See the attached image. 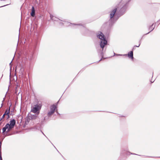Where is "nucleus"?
Segmentation results:
<instances>
[{"mask_svg":"<svg viewBox=\"0 0 160 160\" xmlns=\"http://www.w3.org/2000/svg\"><path fill=\"white\" fill-rule=\"evenodd\" d=\"M131 0H127L118 5L110 12L109 19L102 25V28L106 26L105 29L107 32L109 33L114 24L120 17L124 14L126 12Z\"/></svg>","mask_w":160,"mask_h":160,"instance_id":"1","label":"nucleus"},{"mask_svg":"<svg viewBox=\"0 0 160 160\" xmlns=\"http://www.w3.org/2000/svg\"><path fill=\"white\" fill-rule=\"evenodd\" d=\"M42 35L41 31L37 32L33 39L31 40L32 43H28L23 47L21 53L25 56L26 59H29L31 62L35 57V53L39 44Z\"/></svg>","mask_w":160,"mask_h":160,"instance_id":"2","label":"nucleus"},{"mask_svg":"<svg viewBox=\"0 0 160 160\" xmlns=\"http://www.w3.org/2000/svg\"><path fill=\"white\" fill-rule=\"evenodd\" d=\"M97 37L100 39L99 42L100 48H97V51L99 56L101 57V58L97 62L98 63L102 59H105L108 58L104 57L103 52L106 50L107 46L108 45V40L103 33L101 31H98L97 33Z\"/></svg>","mask_w":160,"mask_h":160,"instance_id":"3","label":"nucleus"},{"mask_svg":"<svg viewBox=\"0 0 160 160\" xmlns=\"http://www.w3.org/2000/svg\"><path fill=\"white\" fill-rule=\"evenodd\" d=\"M16 121L14 119H11L9 122L6 123L2 128V133L5 136L12 135L13 133L11 131L13 128L16 124Z\"/></svg>","mask_w":160,"mask_h":160,"instance_id":"4","label":"nucleus"},{"mask_svg":"<svg viewBox=\"0 0 160 160\" xmlns=\"http://www.w3.org/2000/svg\"><path fill=\"white\" fill-rule=\"evenodd\" d=\"M42 106L41 102L37 100L34 102L33 106H31V112L34 113L39 114Z\"/></svg>","mask_w":160,"mask_h":160,"instance_id":"5","label":"nucleus"},{"mask_svg":"<svg viewBox=\"0 0 160 160\" xmlns=\"http://www.w3.org/2000/svg\"><path fill=\"white\" fill-rule=\"evenodd\" d=\"M59 20L62 22H65L64 25L66 27H68L70 26L72 27L73 28H77L76 26H78V25H82V23H71L68 22H66L64 19H58Z\"/></svg>","mask_w":160,"mask_h":160,"instance_id":"6","label":"nucleus"},{"mask_svg":"<svg viewBox=\"0 0 160 160\" xmlns=\"http://www.w3.org/2000/svg\"><path fill=\"white\" fill-rule=\"evenodd\" d=\"M128 148H122L121 151V153L122 155H124L125 154L128 155V153H130L132 155H139L140 156H141V155H139L137 154H136L134 153H131L129 152L128 151Z\"/></svg>","mask_w":160,"mask_h":160,"instance_id":"7","label":"nucleus"},{"mask_svg":"<svg viewBox=\"0 0 160 160\" xmlns=\"http://www.w3.org/2000/svg\"><path fill=\"white\" fill-rule=\"evenodd\" d=\"M154 24V23H153L151 25H150L148 26V29L149 30H150V31L149 32H148L147 33L144 34L143 35V36H142V37L141 39H142L143 37L144 36L148 34L149 33L151 32L155 28V25H154V27H153Z\"/></svg>","mask_w":160,"mask_h":160,"instance_id":"8","label":"nucleus"},{"mask_svg":"<svg viewBox=\"0 0 160 160\" xmlns=\"http://www.w3.org/2000/svg\"><path fill=\"white\" fill-rule=\"evenodd\" d=\"M127 55H125V56H128L129 58L131 59L132 61H133L134 59L133 57V52L132 51H130L128 52Z\"/></svg>","mask_w":160,"mask_h":160,"instance_id":"9","label":"nucleus"},{"mask_svg":"<svg viewBox=\"0 0 160 160\" xmlns=\"http://www.w3.org/2000/svg\"><path fill=\"white\" fill-rule=\"evenodd\" d=\"M56 106L54 104L51 105L50 107V110L49 111L54 113L55 111L57 110V109H56Z\"/></svg>","mask_w":160,"mask_h":160,"instance_id":"10","label":"nucleus"},{"mask_svg":"<svg viewBox=\"0 0 160 160\" xmlns=\"http://www.w3.org/2000/svg\"><path fill=\"white\" fill-rule=\"evenodd\" d=\"M31 9V12L30 13V15L32 17H34L35 16V10L33 6H32Z\"/></svg>","mask_w":160,"mask_h":160,"instance_id":"11","label":"nucleus"},{"mask_svg":"<svg viewBox=\"0 0 160 160\" xmlns=\"http://www.w3.org/2000/svg\"><path fill=\"white\" fill-rule=\"evenodd\" d=\"M38 114H39L36 113V114L34 115H32L31 114L29 115L31 120H33L36 119L38 117Z\"/></svg>","mask_w":160,"mask_h":160,"instance_id":"12","label":"nucleus"},{"mask_svg":"<svg viewBox=\"0 0 160 160\" xmlns=\"http://www.w3.org/2000/svg\"><path fill=\"white\" fill-rule=\"evenodd\" d=\"M82 25H78V26H81L84 28V30L85 31V32L84 33V34H85L86 33H88V30L85 27V25L84 24H82Z\"/></svg>","mask_w":160,"mask_h":160,"instance_id":"13","label":"nucleus"},{"mask_svg":"<svg viewBox=\"0 0 160 160\" xmlns=\"http://www.w3.org/2000/svg\"><path fill=\"white\" fill-rule=\"evenodd\" d=\"M50 19L52 20L53 21H58V20H55V18H56V17H54L52 15L50 14Z\"/></svg>","mask_w":160,"mask_h":160,"instance_id":"14","label":"nucleus"},{"mask_svg":"<svg viewBox=\"0 0 160 160\" xmlns=\"http://www.w3.org/2000/svg\"><path fill=\"white\" fill-rule=\"evenodd\" d=\"M50 117H48V116L45 117L42 121L41 123V125H42L43 124L44 122L46 121V120H48L49 119V118Z\"/></svg>","mask_w":160,"mask_h":160,"instance_id":"15","label":"nucleus"},{"mask_svg":"<svg viewBox=\"0 0 160 160\" xmlns=\"http://www.w3.org/2000/svg\"><path fill=\"white\" fill-rule=\"evenodd\" d=\"M41 125L39 124H38V125L35 126L34 127V128L36 129V130H39L40 129H41Z\"/></svg>","mask_w":160,"mask_h":160,"instance_id":"16","label":"nucleus"},{"mask_svg":"<svg viewBox=\"0 0 160 160\" xmlns=\"http://www.w3.org/2000/svg\"><path fill=\"white\" fill-rule=\"evenodd\" d=\"M31 120V119H30V116L28 114L25 120V123L26 124H27V123H28Z\"/></svg>","mask_w":160,"mask_h":160,"instance_id":"17","label":"nucleus"},{"mask_svg":"<svg viewBox=\"0 0 160 160\" xmlns=\"http://www.w3.org/2000/svg\"><path fill=\"white\" fill-rule=\"evenodd\" d=\"M10 110H9V109H8L7 108L6 109L5 112H4V113L3 114L4 115H7L9 113V112H10Z\"/></svg>","mask_w":160,"mask_h":160,"instance_id":"18","label":"nucleus"},{"mask_svg":"<svg viewBox=\"0 0 160 160\" xmlns=\"http://www.w3.org/2000/svg\"><path fill=\"white\" fill-rule=\"evenodd\" d=\"M54 113L51 112L49 111L47 113V116L50 117Z\"/></svg>","mask_w":160,"mask_h":160,"instance_id":"19","label":"nucleus"},{"mask_svg":"<svg viewBox=\"0 0 160 160\" xmlns=\"http://www.w3.org/2000/svg\"><path fill=\"white\" fill-rule=\"evenodd\" d=\"M114 56H122L123 55H127V54H117L114 52Z\"/></svg>","mask_w":160,"mask_h":160,"instance_id":"20","label":"nucleus"},{"mask_svg":"<svg viewBox=\"0 0 160 160\" xmlns=\"http://www.w3.org/2000/svg\"><path fill=\"white\" fill-rule=\"evenodd\" d=\"M137 47V45H135L133 46V47L132 48V50H131V51H132L133 52V51L135 50L136 48Z\"/></svg>","mask_w":160,"mask_h":160,"instance_id":"21","label":"nucleus"},{"mask_svg":"<svg viewBox=\"0 0 160 160\" xmlns=\"http://www.w3.org/2000/svg\"><path fill=\"white\" fill-rule=\"evenodd\" d=\"M10 105H9V107H8V108H7L8 109H9V110H10L11 109V107L12 106V103L11 102H10L9 103Z\"/></svg>","mask_w":160,"mask_h":160,"instance_id":"22","label":"nucleus"},{"mask_svg":"<svg viewBox=\"0 0 160 160\" xmlns=\"http://www.w3.org/2000/svg\"><path fill=\"white\" fill-rule=\"evenodd\" d=\"M58 23L61 26H63L64 25V23L63 22H59Z\"/></svg>","mask_w":160,"mask_h":160,"instance_id":"23","label":"nucleus"},{"mask_svg":"<svg viewBox=\"0 0 160 160\" xmlns=\"http://www.w3.org/2000/svg\"><path fill=\"white\" fill-rule=\"evenodd\" d=\"M7 117L6 118L7 120H8L10 118V115H9V113L7 115Z\"/></svg>","mask_w":160,"mask_h":160,"instance_id":"24","label":"nucleus"},{"mask_svg":"<svg viewBox=\"0 0 160 160\" xmlns=\"http://www.w3.org/2000/svg\"><path fill=\"white\" fill-rule=\"evenodd\" d=\"M15 109V108H12L11 109V110L10 112H13Z\"/></svg>","mask_w":160,"mask_h":160,"instance_id":"25","label":"nucleus"},{"mask_svg":"<svg viewBox=\"0 0 160 160\" xmlns=\"http://www.w3.org/2000/svg\"><path fill=\"white\" fill-rule=\"evenodd\" d=\"M5 98V97L3 98V100H2V103L1 104V107L3 105V101H4V100Z\"/></svg>","mask_w":160,"mask_h":160,"instance_id":"26","label":"nucleus"},{"mask_svg":"<svg viewBox=\"0 0 160 160\" xmlns=\"http://www.w3.org/2000/svg\"><path fill=\"white\" fill-rule=\"evenodd\" d=\"M10 4V3L9 4H7L6 5H4L3 6H1L0 7V8L1 7H5L6 6H8V5H9Z\"/></svg>","mask_w":160,"mask_h":160,"instance_id":"27","label":"nucleus"},{"mask_svg":"<svg viewBox=\"0 0 160 160\" xmlns=\"http://www.w3.org/2000/svg\"><path fill=\"white\" fill-rule=\"evenodd\" d=\"M2 144V141H1L0 142V150H1V149Z\"/></svg>","mask_w":160,"mask_h":160,"instance_id":"28","label":"nucleus"},{"mask_svg":"<svg viewBox=\"0 0 160 160\" xmlns=\"http://www.w3.org/2000/svg\"><path fill=\"white\" fill-rule=\"evenodd\" d=\"M13 112H11L10 113V112H9V115L10 116V115H12V116H13L14 115V114L13 113Z\"/></svg>","mask_w":160,"mask_h":160,"instance_id":"29","label":"nucleus"},{"mask_svg":"<svg viewBox=\"0 0 160 160\" xmlns=\"http://www.w3.org/2000/svg\"><path fill=\"white\" fill-rule=\"evenodd\" d=\"M10 81H9V83L10 84L11 83V73H10Z\"/></svg>","mask_w":160,"mask_h":160,"instance_id":"30","label":"nucleus"},{"mask_svg":"<svg viewBox=\"0 0 160 160\" xmlns=\"http://www.w3.org/2000/svg\"><path fill=\"white\" fill-rule=\"evenodd\" d=\"M56 112L58 115H60V114L58 112V111H56Z\"/></svg>","mask_w":160,"mask_h":160,"instance_id":"31","label":"nucleus"},{"mask_svg":"<svg viewBox=\"0 0 160 160\" xmlns=\"http://www.w3.org/2000/svg\"><path fill=\"white\" fill-rule=\"evenodd\" d=\"M52 144L53 145V146L56 149V150H57V151H58V152H59V153L60 152H59L58 151V150L57 149V148H56V147L53 145V144L52 143Z\"/></svg>","mask_w":160,"mask_h":160,"instance_id":"32","label":"nucleus"},{"mask_svg":"<svg viewBox=\"0 0 160 160\" xmlns=\"http://www.w3.org/2000/svg\"><path fill=\"white\" fill-rule=\"evenodd\" d=\"M141 43V39L139 40V45H140Z\"/></svg>","mask_w":160,"mask_h":160,"instance_id":"33","label":"nucleus"},{"mask_svg":"<svg viewBox=\"0 0 160 160\" xmlns=\"http://www.w3.org/2000/svg\"><path fill=\"white\" fill-rule=\"evenodd\" d=\"M144 156L146 157H148V158H153V157H151V156Z\"/></svg>","mask_w":160,"mask_h":160,"instance_id":"34","label":"nucleus"},{"mask_svg":"<svg viewBox=\"0 0 160 160\" xmlns=\"http://www.w3.org/2000/svg\"><path fill=\"white\" fill-rule=\"evenodd\" d=\"M5 115H4V114L2 116V117L1 118H5Z\"/></svg>","mask_w":160,"mask_h":160,"instance_id":"35","label":"nucleus"},{"mask_svg":"<svg viewBox=\"0 0 160 160\" xmlns=\"http://www.w3.org/2000/svg\"><path fill=\"white\" fill-rule=\"evenodd\" d=\"M42 134L48 139V138L46 137V136L44 134V133L43 132V133H42Z\"/></svg>","mask_w":160,"mask_h":160,"instance_id":"36","label":"nucleus"},{"mask_svg":"<svg viewBox=\"0 0 160 160\" xmlns=\"http://www.w3.org/2000/svg\"><path fill=\"white\" fill-rule=\"evenodd\" d=\"M0 160H2V159L1 155L0 156Z\"/></svg>","mask_w":160,"mask_h":160,"instance_id":"37","label":"nucleus"},{"mask_svg":"<svg viewBox=\"0 0 160 160\" xmlns=\"http://www.w3.org/2000/svg\"><path fill=\"white\" fill-rule=\"evenodd\" d=\"M60 154L62 156V157L64 159V160H66V159L65 158H64V157H63V156L60 153Z\"/></svg>","mask_w":160,"mask_h":160,"instance_id":"38","label":"nucleus"},{"mask_svg":"<svg viewBox=\"0 0 160 160\" xmlns=\"http://www.w3.org/2000/svg\"><path fill=\"white\" fill-rule=\"evenodd\" d=\"M59 19V18H55V20H58H58H59V19Z\"/></svg>","mask_w":160,"mask_h":160,"instance_id":"39","label":"nucleus"},{"mask_svg":"<svg viewBox=\"0 0 160 160\" xmlns=\"http://www.w3.org/2000/svg\"><path fill=\"white\" fill-rule=\"evenodd\" d=\"M140 46V45H138V46L137 45L136 47H139Z\"/></svg>","mask_w":160,"mask_h":160,"instance_id":"40","label":"nucleus"},{"mask_svg":"<svg viewBox=\"0 0 160 160\" xmlns=\"http://www.w3.org/2000/svg\"><path fill=\"white\" fill-rule=\"evenodd\" d=\"M40 131H41V132L42 133H43V132L42 131V130H41V129H40Z\"/></svg>","mask_w":160,"mask_h":160,"instance_id":"41","label":"nucleus"},{"mask_svg":"<svg viewBox=\"0 0 160 160\" xmlns=\"http://www.w3.org/2000/svg\"><path fill=\"white\" fill-rule=\"evenodd\" d=\"M40 131H41V132L42 133H43V132L42 131V130H41V129H40Z\"/></svg>","mask_w":160,"mask_h":160,"instance_id":"42","label":"nucleus"},{"mask_svg":"<svg viewBox=\"0 0 160 160\" xmlns=\"http://www.w3.org/2000/svg\"><path fill=\"white\" fill-rule=\"evenodd\" d=\"M3 119V118H0V121L2 119Z\"/></svg>","mask_w":160,"mask_h":160,"instance_id":"43","label":"nucleus"},{"mask_svg":"<svg viewBox=\"0 0 160 160\" xmlns=\"http://www.w3.org/2000/svg\"><path fill=\"white\" fill-rule=\"evenodd\" d=\"M3 119V118H0V121L2 119Z\"/></svg>","mask_w":160,"mask_h":160,"instance_id":"44","label":"nucleus"},{"mask_svg":"<svg viewBox=\"0 0 160 160\" xmlns=\"http://www.w3.org/2000/svg\"><path fill=\"white\" fill-rule=\"evenodd\" d=\"M160 21V19L156 23H157L159 21Z\"/></svg>","mask_w":160,"mask_h":160,"instance_id":"45","label":"nucleus"},{"mask_svg":"<svg viewBox=\"0 0 160 160\" xmlns=\"http://www.w3.org/2000/svg\"><path fill=\"white\" fill-rule=\"evenodd\" d=\"M154 81H153V82L152 81H151V83H152L154 82Z\"/></svg>","mask_w":160,"mask_h":160,"instance_id":"46","label":"nucleus"},{"mask_svg":"<svg viewBox=\"0 0 160 160\" xmlns=\"http://www.w3.org/2000/svg\"><path fill=\"white\" fill-rule=\"evenodd\" d=\"M9 100H8V103H9Z\"/></svg>","mask_w":160,"mask_h":160,"instance_id":"47","label":"nucleus"},{"mask_svg":"<svg viewBox=\"0 0 160 160\" xmlns=\"http://www.w3.org/2000/svg\"><path fill=\"white\" fill-rule=\"evenodd\" d=\"M59 100H58V101L57 102V104H58V102H59Z\"/></svg>","mask_w":160,"mask_h":160,"instance_id":"48","label":"nucleus"},{"mask_svg":"<svg viewBox=\"0 0 160 160\" xmlns=\"http://www.w3.org/2000/svg\"><path fill=\"white\" fill-rule=\"evenodd\" d=\"M0 0L1 1H6V0Z\"/></svg>","mask_w":160,"mask_h":160,"instance_id":"49","label":"nucleus"},{"mask_svg":"<svg viewBox=\"0 0 160 160\" xmlns=\"http://www.w3.org/2000/svg\"><path fill=\"white\" fill-rule=\"evenodd\" d=\"M49 140V141H50L51 142V143H52L50 141V140H49Z\"/></svg>","mask_w":160,"mask_h":160,"instance_id":"50","label":"nucleus"},{"mask_svg":"<svg viewBox=\"0 0 160 160\" xmlns=\"http://www.w3.org/2000/svg\"><path fill=\"white\" fill-rule=\"evenodd\" d=\"M15 77H16V79H17V76H15Z\"/></svg>","mask_w":160,"mask_h":160,"instance_id":"51","label":"nucleus"},{"mask_svg":"<svg viewBox=\"0 0 160 160\" xmlns=\"http://www.w3.org/2000/svg\"><path fill=\"white\" fill-rule=\"evenodd\" d=\"M11 62H10V65L11 64Z\"/></svg>","mask_w":160,"mask_h":160,"instance_id":"52","label":"nucleus"},{"mask_svg":"<svg viewBox=\"0 0 160 160\" xmlns=\"http://www.w3.org/2000/svg\"><path fill=\"white\" fill-rule=\"evenodd\" d=\"M94 63V62H93V63ZM92 64V63H91V64Z\"/></svg>","mask_w":160,"mask_h":160,"instance_id":"53","label":"nucleus"},{"mask_svg":"<svg viewBox=\"0 0 160 160\" xmlns=\"http://www.w3.org/2000/svg\"><path fill=\"white\" fill-rule=\"evenodd\" d=\"M159 24H160V23L158 24V25H159Z\"/></svg>","mask_w":160,"mask_h":160,"instance_id":"54","label":"nucleus"},{"mask_svg":"<svg viewBox=\"0 0 160 160\" xmlns=\"http://www.w3.org/2000/svg\"><path fill=\"white\" fill-rule=\"evenodd\" d=\"M10 86V85H9L8 87H9Z\"/></svg>","mask_w":160,"mask_h":160,"instance_id":"55","label":"nucleus"},{"mask_svg":"<svg viewBox=\"0 0 160 160\" xmlns=\"http://www.w3.org/2000/svg\"><path fill=\"white\" fill-rule=\"evenodd\" d=\"M159 157L160 158V157Z\"/></svg>","mask_w":160,"mask_h":160,"instance_id":"56","label":"nucleus"}]
</instances>
